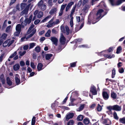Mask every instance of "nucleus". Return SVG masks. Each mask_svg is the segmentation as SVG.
<instances>
[{
  "label": "nucleus",
  "instance_id": "9",
  "mask_svg": "<svg viewBox=\"0 0 125 125\" xmlns=\"http://www.w3.org/2000/svg\"><path fill=\"white\" fill-rule=\"evenodd\" d=\"M43 66L42 64L41 63L38 64L37 65V69L38 71H39L42 70V68Z\"/></svg>",
  "mask_w": 125,
  "mask_h": 125
},
{
  "label": "nucleus",
  "instance_id": "55",
  "mask_svg": "<svg viewBox=\"0 0 125 125\" xmlns=\"http://www.w3.org/2000/svg\"><path fill=\"white\" fill-rule=\"evenodd\" d=\"M74 3V2L73 1H71L70 2H69L67 5L68 6L70 7V8L73 5Z\"/></svg>",
  "mask_w": 125,
  "mask_h": 125
},
{
  "label": "nucleus",
  "instance_id": "19",
  "mask_svg": "<svg viewBox=\"0 0 125 125\" xmlns=\"http://www.w3.org/2000/svg\"><path fill=\"white\" fill-rule=\"evenodd\" d=\"M20 67L19 65V64H17L14 65L13 66L14 70L15 71H17L19 70Z\"/></svg>",
  "mask_w": 125,
  "mask_h": 125
},
{
  "label": "nucleus",
  "instance_id": "61",
  "mask_svg": "<svg viewBox=\"0 0 125 125\" xmlns=\"http://www.w3.org/2000/svg\"><path fill=\"white\" fill-rule=\"evenodd\" d=\"M122 65V63L121 62H119L117 64V66L118 68H119Z\"/></svg>",
  "mask_w": 125,
  "mask_h": 125
},
{
  "label": "nucleus",
  "instance_id": "52",
  "mask_svg": "<svg viewBox=\"0 0 125 125\" xmlns=\"http://www.w3.org/2000/svg\"><path fill=\"white\" fill-rule=\"evenodd\" d=\"M48 4L49 6H52L53 5L52 0H49L48 1Z\"/></svg>",
  "mask_w": 125,
  "mask_h": 125
},
{
  "label": "nucleus",
  "instance_id": "51",
  "mask_svg": "<svg viewBox=\"0 0 125 125\" xmlns=\"http://www.w3.org/2000/svg\"><path fill=\"white\" fill-rule=\"evenodd\" d=\"M17 53V52L16 51H15L11 55L10 57L9 58H12L14 56L16 55Z\"/></svg>",
  "mask_w": 125,
  "mask_h": 125
},
{
  "label": "nucleus",
  "instance_id": "44",
  "mask_svg": "<svg viewBox=\"0 0 125 125\" xmlns=\"http://www.w3.org/2000/svg\"><path fill=\"white\" fill-rule=\"evenodd\" d=\"M35 50L37 52H39L40 51V48L39 46H37L35 48Z\"/></svg>",
  "mask_w": 125,
  "mask_h": 125
},
{
  "label": "nucleus",
  "instance_id": "49",
  "mask_svg": "<svg viewBox=\"0 0 125 125\" xmlns=\"http://www.w3.org/2000/svg\"><path fill=\"white\" fill-rule=\"evenodd\" d=\"M34 25L33 24V23L31 25L30 27L28 29V31L29 32L31 31L32 29L34 27Z\"/></svg>",
  "mask_w": 125,
  "mask_h": 125
},
{
  "label": "nucleus",
  "instance_id": "46",
  "mask_svg": "<svg viewBox=\"0 0 125 125\" xmlns=\"http://www.w3.org/2000/svg\"><path fill=\"white\" fill-rule=\"evenodd\" d=\"M35 43H31L29 45V49L32 48L35 46Z\"/></svg>",
  "mask_w": 125,
  "mask_h": 125
},
{
  "label": "nucleus",
  "instance_id": "14",
  "mask_svg": "<svg viewBox=\"0 0 125 125\" xmlns=\"http://www.w3.org/2000/svg\"><path fill=\"white\" fill-rule=\"evenodd\" d=\"M66 40V38L65 37L60 38V42L61 44L64 45L65 44Z\"/></svg>",
  "mask_w": 125,
  "mask_h": 125
},
{
  "label": "nucleus",
  "instance_id": "37",
  "mask_svg": "<svg viewBox=\"0 0 125 125\" xmlns=\"http://www.w3.org/2000/svg\"><path fill=\"white\" fill-rule=\"evenodd\" d=\"M66 31V34L67 35H68L70 33V30L69 27L67 26H65Z\"/></svg>",
  "mask_w": 125,
  "mask_h": 125
},
{
  "label": "nucleus",
  "instance_id": "45",
  "mask_svg": "<svg viewBox=\"0 0 125 125\" xmlns=\"http://www.w3.org/2000/svg\"><path fill=\"white\" fill-rule=\"evenodd\" d=\"M61 29L62 32L63 33H65V31L64 27L62 25L61 27Z\"/></svg>",
  "mask_w": 125,
  "mask_h": 125
},
{
  "label": "nucleus",
  "instance_id": "27",
  "mask_svg": "<svg viewBox=\"0 0 125 125\" xmlns=\"http://www.w3.org/2000/svg\"><path fill=\"white\" fill-rule=\"evenodd\" d=\"M83 122L85 125H87L89 123L90 121L88 119L85 118L84 119Z\"/></svg>",
  "mask_w": 125,
  "mask_h": 125
},
{
  "label": "nucleus",
  "instance_id": "10",
  "mask_svg": "<svg viewBox=\"0 0 125 125\" xmlns=\"http://www.w3.org/2000/svg\"><path fill=\"white\" fill-rule=\"evenodd\" d=\"M16 31L21 32V25L20 24H17L16 27Z\"/></svg>",
  "mask_w": 125,
  "mask_h": 125
},
{
  "label": "nucleus",
  "instance_id": "42",
  "mask_svg": "<svg viewBox=\"0 0 125 125\" xmlns=\"http://www.w3.org/2000/svg\"><path fill=\"white\" fill-rule=\"evenodd\" d=\"M43 3V1L42 0H41L38 3V6L39 7L41 6L42 4H44Z\"/></svg>",
  "mask_w": 125,
  "mask_h": 125
},
{
  "label": "nucleus",
  "instance_id": "39",
  "mask_svg": "<svg viewBox=\"0 0 125 125\" xmlns=\"http://www.w3.org/2000/svg\"><path fill=\"white\" fill-rule=\"evenodd\" d=\"M7 20H5L4 21L3 23V25H2V29H4L7 26V25L6 23H7Z\"/></svg>",
  "mask_w": 125,
  "mask_h": 125
},
{
  "label": "nucleus",
  "instance_id": "20",
  "mask_svg": "<svg viewBox=\"0 0 125 125\" xmlns=\"http://www.w3.org/2000/svg\"><path fill=\"white\" fill-rule=\"evenodd\" d=\"M115 69V68H113L112 70V78H114L115 77L116 74Z\"/></svg>",
  "mask_w": 125,
  "mask_h": 125
},
{
  "label": "nucleus",
  "instance_id": "26",
  "mask_svg": "<svg viewBox=\"0 0 125 125\" xmlns=\"http://www.w3.org/2000/svg\"><path fill=\"white\" fill-rule=\"evenodd\" d=\"M39 8H41V9L42 10L44 11L46 9V5L45 4H44Z\"/></svg>",
  "mask_w": 125,
  "mask_h": 125
},
{
  "label": "nucleus",
  "instance_id": "5",
  "mask_svg": "<svg viewBox=\"0 0 125 125\" xmlns=\"http://www.w3.org/2000/svg\"><path fill=\"white\" fill-rule=\"evenodd\" d=\"M90 91L93 95H95L97 94V91L96 90V88L94 85L91 86L90 88Z\"/></svg>",
  "mask_w": 125,
  "mask_h": 125
},
{
  "label": "nucleus",
  "instance_id": "8",
  "mask_svg": "<svg viewBox=\"0 0 125 125\" xmlns=\"http://www.w3.org/2000/svg\"><path fill=\"white\" fill-rule=\"evenodd\" d=\"M74 115V114L72 113H69L67 115L66 118V120L68 121L70 119L72 118Z\"/></svg>",
  "mask_w": 125,
  "mask_h": 125
},
{
  "label": "nucleus",
  "instance_id": "21",
  "mask_svg": "<svg viewBox=\"0 0 125 125\" xmlns=\"http://www.w3.org/2000/svg\"><path fill=\"white\" fill-rule=\"evenodd\" d=\"M27 5V4L26 3H22L21 4V10H22L24 9L26 7Z\"/></svg>",
  "mask_w": 125,
  "mask_h": 125
},
{
  "label": "nucleus",
  "instance_id": "32",
  "mask_svg": "<svg viewBox=\"0 0 125 125\" xmlns=\"http://www.w3.org/2000/svg\"><path fill=\"white\" fill-rule=\"evenodd\" d=\"M110 1L112 6H116V2L114 0H110Z\"/></svg>",
  "mask_w": 125,
  "mask_h": 125
},
{
  "label": "nucleus",
  "instance_id": "6",
  "mask_svg": "<svg viewBox=\"0 0 125 125\" xmlns=\"http://www.w3.org/2000/svg\"><path fill=\"white\" fill-rule=\"evenodd\" d=\"M51 40L53 42V44L57 46V45L58 41L57 39L55 37H52L51 38Z\"/></svg>",
  "mask_w": 125,
  "mask_h": 125
},
{
  "label": "nucleus",
  "instance_id": "48",
  "mask_svg": "<svg viewBox=\"0 0 125 125\" xmlns=\"http://www.w3.org/2000/svg\"><path fill=\"white\" fill-rule=\"evenodd\" d=\"M21 32L20 31H16L14 33V35L17 36H18Z\"/></svg>",
  "mask_w": 125,
  "mask_h": 125
},
{
  "label": "nucleus",
  "instance_id": "47",
  "mask_svg": "<svg viewBox=\"0 0 125 125\" xmlns=\"http://www.w3.org/2000/svg\"><path fill=\"white\" fill-rule=\"evenodd\" d=\"M66 5V4L62 5L61 6V8L60 10H62V11H63V10H64L65 8Z\"/></svg>",
  "mask_w": 125,
  "mask_h": 125
},
{
  "label": "nucleus",
  "instance_id": "33",
  "mask_svg": "<svg viewBox=\"0 0 125 125\" xmlns=\"http://www.w3.org/2000/svg\"><path fill=\"white\" fill-rule=\"evenodd\" d=\"M7 34L5 33H3L1 36V38L2 39L4 40H5L6 38L7 37Z\"/></svg>",
  "mask_w": 125,
  "mask_h": 125
},
{
  "label": "nucleus",
  "instance_id": "58",
  "mask_svg": "<svg viewBox=\"0 0 125 125\" xmlns=\"http://www.w3.org/2000/svg\"><path fill=\"white\" fill-rule=\"evenodd\" d=\"M26 79L25 78V75L24 74H22L21 75V80L22 82L24 81Z\"/></svg>",
  "mask_w": 125,
  "mask_h": 125
},
{
  "label": "nucleus",
  "instance_id": "7",
  "mask_svg": "<svg viewBox=\"0 0 125 125\" xmlns=\"http://www.w3.org/2000/svg\"><path fill=\"white\" fill-rule=\"evenodd\" d=\"M102 95L104 98L105 100H107L109 98V95L106 92L104 91L103 92Z\"/></svg>",
  "mask_w": 125,
  "mask_h": 125
},
{
  "label": "nucleus",
  "instance_id": "16",
  "mask_svg": "<svg viewBox=\"0 0 125 125\" xmlns=\"http://www.w3.org/2000/svg\"><path fill=\"white\" fill-rule=\"evenodd\" d=\"M6 80L7 81V83L9 86H10L12 85V82L10 80V78L9 77H7V78Z\"/></svg>",
  "mask_w": 125,
  "mask_h": 125
},
{
  "label": "nucleus",
  "instance_id": "34",
  "mask_svg": "<svg viewBox=\"0 0 125 125\" xmlns=\"http://www.w3.org/2000/svg\"><path fill=\"white\" fill-rule=\"evenodd\" d=\"M84 106V104H81L80 105L79 107V108L78 111H82L83 109Z\"/></svg>",
  "mask_w": 125,
  "mask_h": 125
},
{
  "label": "nucleus",
  "instance_id": "24",
  "mask_svg": "<svg viewBox=\"0 0 125 125\" xmlns=\"http://www.w3.org/2000/svg\"><path fill=\"white\" fill-rule=\"evenodd\" d=\"M43 15V12L41 11H40L39 12L38 14L37 15V18H40L42 17Z\"/></svg>",
  "mask_w": 125,
  "mask_h": 125
},
{
  "label": "nucleus",
  "instance_id": "25",
  "mask_svg": "<svg viewBox=\"0 0 125 125\" xmlns=\"http://www.w3.org/2000/svg\"><path fill=\"white\" fill-rule=\"evenodd\" d=\"M83 115H80L78 116L77 118L78 121H81L83 120Z\"/></svg>",
  "mask_w": 125,
  "mask_h": 125
},
{
  "label": "nucleus",
  "instance_id": "41",
  "mask_svg": "<svg viewBox=\"0 0 125 125\" xmlns=\"http://www.w3.org/2000/svg\"><path fill=\"white\" fill-rule=\"evenodd\" d=\"M118 71L120 73H122L124 72V69L122 67L119 68L118 69Z\"/></svg>",
  "mask_w": 125,
  "mask_h": 125
},
{
  "label": "nucleus",
  "instance_id": "3",
  "mask_svg": "<svg viewBox=\"0 0 125 125\" xmlns=\"http://www.w3.org/2000/svg\"><path fill=\"white\" fill-rule=\"evenodd\" d=\"M109 52V48L107 51H102L100 52L97 53L98 55L99 56L103 55L105 57L109 58V55L108 54Z\"/></svg>",
  "mask_w": 125,
  "mask_h": 125
},
{
  "label": "nucleus",
  "instance_id": "12",
  "mask_svg": "<svg viewBox=\"0 0 125 125\" xmlns=\"http://www.w3.org/2000/svg\"><path fill=\"white\" fill-rule=\"evenodd\" d=\"M53 55L52 54L47 53L45 54V58L46 60H49L51 59Z\"/></svg>",
  "mask_w": 125,
  "mask_h": 125
},
{
  "label": "nucleus",
  "instance_id": "36",
  "mask_svg": "<svg viewBox=\"0 0 125 125\" xmlns=\"http://www.w3.org/2000/svg\"><path fill=\"white\" fill-rule=\"evenodd\" d=\"M76 63L77 62H76L70 63V67H75L76 65Z\"/></svg>",
  "mask_w": 125,
  "mask_h": 125
},
{
  "label": "nucleus",
  "instance_id": "29",
  "mask_svg": "<svg viewBox=\"0 0 125 125\" xmlns=\"http://www.w3.org/2000/svg\"><path fill=\"white\" fill-rule=\"evenodd\" d=\"M113 115L114 118L116 120H118L119 118L118 117L117 115V114L115 111H114V112Z\"/></svg>",
  "mask_w": 125,
  "mask_h": 125
},
{
  "label": "nucleus",
  "instance_id": "30",
  "mask_svg": "<svg viewBox=\"0 0 125 125\" xmlns=\"http://www.w3.org/2000/svg\"><path fill=\"white\" fill-rule=\"evenodd\" d=\"M9 40H8L5 42L3 43V46L4 47H6L9 45Z\"/></svg>",
  "mask_w": 125,
  "mask_h": 125
},
{
  "label": "nucleus",
  "instance_id": "1",
  "mask_svg": "<svg viewBox=\"0 0 125 125\" xmlns=\"http://www.w3.org/2000/svg\"><path fill=\"white\" fill-rule=\"evenodd\" d=\"M99 6L102 8H103L106 11L104 12V10L102 9H99L98 10L96 14V22L98 21L106 15L109 11V10L107 8L106 5L104 2L101 1L99 4Z\"/></svg>",
  "mask_w": 125,
  "mask_h": 125
},
{
  "label": "nucleus",
  "instance_id": "22",
  "mask_svg": "<svg viewBox=\"0 0 125 125\" xmlns=\"http://www.w3.org/2000/svg\"><path fill=\"white\" fill-rule=\"evenodd\" d=\"M120 123L123 124H125V117L120 118L119 119Z\"/></svg>",
  "mask_w": 125,
  "mask_h": 125
},
{
  "label": "nucleus",
  "instance_id": "43",
  "mask_svg": "<svg viewBox=\"0 0 125 125\" xmlns=\"http://www.w3.org/2000/svg\"><path fill=\"white\" fill-rule=\"evenodd\" d=\"M82 40V39H76L74 40V42H75V43L77 44V42H81Z\"/></svg>",
  "mask_w": 125,
  "mask_h": 125
},
{
  "label": "nucleus",
  "instance_id": "13",
  "mask_svg": "<svg viewBox=\"0 0 125 125\" xmlns=\"http://www.w3.org/2000/svg\"><path fill=\"white\" fill-rule=\"evenodd\" d=\"M57 10V9L55 8H52L50 11L49 13H50L51 15L53 14L56 12Z\"/></svg>",
  "mask_w": 125,
  "mask_h": 125
},
{
  "label": "nucleus",
  "instance_id": "4",
  "mask_svg": "<svg viewBox=\"0 0 125 125\" xmlns=\"http://www.w3.org/2000/svg\"><path fill=\"white\" fill-rule=\"evenodd\" d=\"M111 110H115L116 111H120L121 110V106L118 105H115L113 106H110V112Z\"/></svg>",
  "mask_w": 125,
  "mask_h": 125
},
{
  "label": "nucleus",
  "instance_id": "53",
  "mask_svg": "<svg viewBox=\"0 0 125 125\" xmlns=\"http://www.w3.org/2000/svg\"><path fill=\"white\" fill-rule=\"evenodd\" d=\"M77 6L76 4H75L74 6L73 7V8L71 10V12L74 13L75 11V9Z\"/></svg>",
  "mask_w": 125,
  "mask_h": 125
},
{
  "label": "nucleus",
  "instance_id": "28",
  "mask_svg": "<svg viewBox=\"0 0 125 125\" xmlns=\"http://www.w3.org/2000/svg\"><path fill=\"white\" fill-rule=\"evenodd\" d=\"M15 79L16 85H18L20 83V79L17 77H15Z\"/></svg>",
  "mask_w": 125,
  "mask_h": 125
},
{
  "label": "nucleus",
  "instance_id": "54",
  "mask_svg": "<svg viewBox=\"0 0 125 125\" xmlns=\"http://www.w3.org/2000/svg\"><path fill=\"white\" fill-rule=\"evenodd\" d=\"M11 27V26L10 25L8 26V27H7L6 29V32H9L10 31V29Z\"/></svg>",
  "mask_w": 125,
  "mask_h": 125
},
{
  "label": "nucleus",
  "instance_id": "64",
  "mask_svg": "<svg viewBox=\"0 0 125 125\" xmlns=\"http://www.w3.org/2000/svg\"><path fill=\"white\" fill-rule=\"evenodd\" d=\"M29 47V46L28 45H26L24 46L23 47V49L24 50H27Z\"/></svg>",
  "mask_w": 125,
  "mask_h": 125
},
{
  "label": "nucleus",
  "instance_id": "57",
  "mask_svg": "<svg viewBox=\"0 0 125 125\" xmlns=\"http://www.w3.org/2000/svg\"><path fill=\"white\" fill-rule=\"evenodd\" d=\"M20 66H21L22 67V66H24V65H25V63L23 61H20Z\"/></svg>",
  "mask_w": 125,
  "mask_h": 125
},
{
  "label": "nucleus",
  "instance_id": "31",
  "mask_svg": "<svg viewBox=\"0 0 125 125\" xmlns=\"http://www.w3.org/2000/svg\"><path fill=\"white\" fill-rule=\"evenodd\" d=\"M51 31L49 29L47 31V32L45 34V36L47 37H49L50 36V33Z\"/></svg>",
  "mask_w": 125,
  "mask_h": 125
},
{
  "label": "nucleus",
  "instance_id": "40",
  "mask_svg": "<svg viewBox=\"0 0 125 125\" xmlns=\"http://www.w3.org/2000/svg\"><path fill=\"white\" fill-rule=\"evenodd\" d=\"M74 122L73 120H71L67 123V125H73L74 124Z\"/></svg>",
  "mask_w": 125,
  "mask_h": 125
},
{
  "label": "nucleus",
  "instance_id": "59",
  "mask_svg": "<svg viewBox=\"0 0 125 125\" xmlns=\"http://www.w3.org/2000/svg\"><path fill=\"white\" fill-rule=\"evenodd\" d=\"M122 3L121 1V0H118L116 2V6L119 5Z\"/></svg>",
  "mask_w": 125,
  "mask_h": 125
},
{
  "label": "nucleus",
  "instance_id": "56",
  "mask_svg": "<svg viewBox=\"0 0 125 125\" xmlns=\"http://www.w3.org/2000/svg\"><path fill=\"white\" fill-rule=\"evenodd\" d=\"M26 53V52L25 51H24L23 52L21 51H20L19 53L21 56H22L24 54Z\"/></svg>",
  "mask_w": 125,
  "mask_h": 125
},
{
  "label": "nucleus",
  "instance_id": "50",
  "mask_svg": "<svg viewBox=\"0 0 125 125\" xmlns=\"http://www.w3.org/2000/svg\"><path fill=\"white\" fill-rule=\"evenodd\" d=\"M51 107L52 109H56L57 106L55 103H53L51 104Z\"/></svg>",
  "mask_w": 125,
  "mask_h": 125
},
{
  "label": "nucleus",
  "instance_id": "18",
  "mask_svg": "<svg viewBox=\"0 0 125 125\" xmlns=\"http://www.w3.org/2000/svg\"><path fill=\"white\" fill-rule=\"evenodd\" d=\"M33 0H28L27 1V3H29L27 5H26V7H25V8L29 10V8L30 7V6L31 5V3H30Z\"/></svg>",
  "mask_w": 125,
  "mask_h": 125
},
{
  "label": "nucleus",
  "instance_id": "63",
  "mask_svg": "<svg viewBox=\"0 0 125 125\" xmlns=\"http://www.w3.org/2000/svg\"><path fill=\"white\" fill-rule=\"evenodd\" d=\"M16 0H11L10 3V5L11 6L15 2Z\"/></svg>",
  "mask_w": 125,
  "mask_h": 125
},
{
  "label": "nucleus",
  "instance_id": "60",
  "mask_svg": "<svg viewBox=\"0 0 125 125\" xmlns=\"http://www.w3.org/2000/svg\"><path fill=\"white\" fill-rule=\"evenodd\" d=\"M4 53H2L0 57V62H1L3 60V58L4 55Z\"/></svg>",
  "mask_w": 125,
  "mask_h": 125
},
{
  "label": "nucleus",
  "instance_id": "2",
  "mask_svg": "<svg viewBox=\"0 0 125 125\" xmlns=\"http://www.w3.org/2000/svg\"><path fill=\"white\" fill-rule=\"evenodd\" d=\"M33 15L31 14L29 18H26L25 20H23V18L22 17L20 20V21L21 22V28H24L25 26L27 25H29L31 22Z\"/></svg>",
  "mask_w": 125,
  "mask_h": 125
},
{
  "label": "nucleus",
  "instance_id": "15",
  "mask_svg": "<svg viewBox=\"0 0 125 125\" xmlns=\"http://www.w3.org/2000/svg\"><path fill=\"white\" fill-rule=\"evenodd\" d=\"M122 48L121 46H119L117 48L116 53L117 54H119L122 52Z\"/></svg>",
  "mask_w": 125,
  "mask_h": 125
},
{
  "label": "nucleus",
  "instance_id": "62",
  "mask_svg": "<svg viewBox=\"0 0 125 125\" xmlns=\"http://www.w3.org/2000/svg\"><path fill=\"white\" fill-rule=\"evenodd\" d=\"M40 22V20H36L34 22V23L35 25H37Z\"/></svg>",
  "mask_w": 125,
  "mask_h": 125
},
{
  "label": "nucleus",
  "instance_id": "38",
  "mask_svg": "<svg viewBox=\"0 0 125 125\" xmlns=\"http://www.w3.org/2000/svg\"><path fill=\"white\" fill-rule=\"evenodd\" d=\"M35 117L34 116L33 117L31 121V125H35Z\"/></svg>",
  "mask_w": 125,
  "mask_h": 125
},
{
  "label": "nucleus",
  "instance_id": "35",
  "mask_svg": "<svg viewBox=\"0 0 125 125\" xmlns=\"http://www.w3.org/2000/svg\"><path fill=\"white\" fill-rule=\"evenodd\" d=\"M102 109V108L101 106L99 104H98V106L97 108V111L98 112L100 111Z\"/></svg>",
  "mask_w": 125,
  "mask_h": 125
},
{
  "label": "nucleus",
  "instance_id": "23",
  "mask_svg": "<svg viewBox=\"0 0 125 125\" xmlns=\"http://www.w3.org/2000/svg\"><path fill=\"white\" fill-rule=\"evenodd\" d=\"M29 10L25 8L21 12L22 14H27Z\"/></svg>",
  "mask_w": 125,
  "mask_h": 125
},
{
  "label": "nucleus",
  "instance_id": "11",
  "mask_svg": "<svg viewBox=\"0 0 125 125\" xmlns=\"http://www.w3.org/2000/svg\"><path fill=\"white\" fill-rule=\"evenodd\" d=\"M36 31V29H35L34 28L32 30V32L30 34L28 35L27 37V38H29L32 37L33 35L35 33Z\"/></svg>",
  "mask_w": 125,
  "mask_h": 125
},
{
  "label": "nucleus",
  "instance_id": "17",
  "mask_svg": "<svg viewBox=\"0 0 125 125\" xmlns=\"http://www.w3.org/2000/svg\"><path fill=\"white\" fill-rule=\"evenodd\" d=\"M111 97L114 99H116L117 94H116L114 92H111Z\"/></svg>",
  "mask_w": 125,
  "mask_h": 125
}]
</instances>
